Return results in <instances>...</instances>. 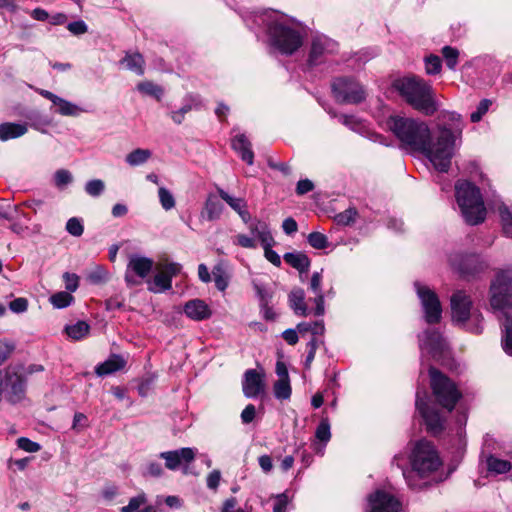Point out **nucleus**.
Listing matches in <instances>:
<instances>
[{"mask_svg": "<svg viewBox=\"0 0 512 512\" xmlns=\"http://www.w3.org/2000/svg\"><path fill=\"white\" fill-rule=\"evenodd\" d=\"M387 127L399 140L400 147L423 154L440 172H447L453 157V134L441 126L435 139L426 122L411 117L394 115L387 119Z\"/></svg>", "mask_w": 512, "mask_h": 512, "instance_id": "1", "label": "nucleus"}, {"mask_svg": "<svg viewBox=\"0 0 512 512\" xmlns=\"http://www.w3.org/2000/svg\"><path fill=\"white\" fill-rule=\"evenodd\" d=\"M402 460V455H395L392 460V465H396L398 468L402 469L403 477L408 486L412 489L421 487V485L415 481V474L420 477L428 476L441 465V460L436 448L431 442L425 439L417 441L414 445L410 455L412 470L403 469L401 464Z\"/></svg>", "mask_w": 512, "mask_h": 512, "instance_id": "2", "label": "nucleus"}, {"mask_svg": "<svg viewBox=\"0 0 512 512\" xmlns=\"http://www.w3.org/2000/svg\"><path fill=\"white\" fill-rule=\"evenodd\" d=\"M394 87L414 109L431 116L437 111L434 92L431 85L417 76L398 79Z\"/></svg>", "mask_w": 512, "mask_h": 512, "instance_id": "3", "label": "nucleus"}, {"mask_svg": "<svg viewBox=\"0 0 512 512\" xmlns=\"http://www.w3.org/2000/svg\"><path fill=\"white\" fill-rule=\"evenodd\" d=\"M456 200L465 221L477 225L484 221L486 209L480 190L468 181H459L456 186Z\"/></svg>", "mask_w": 512, "mask_h": 512, "instance_id": "4", "label": "nucleus"}, {"mask_svg": "<svg viewBox=\"0 0 512 512\" xmlns=\"http://www.w3.org/2000/svg\"><path fill=\"white\" fill-rule=\"evenodd\" d=\"M430 386L436 402L448 412H451L458 401L462 398V393L456 384L436 368L429 369Z\"/></svg>", "mask_w": 512, "mask_h": 512, "instance_id": "5", "label": "nucleus"}, {"mask_svg": "<svg viewBox=\"0 0 512 512\" xmlns=\"http://www.w3.org/2000/svg\"><path fill=\"white\" fill-rule=\"evenodd\" d=\"M268 34L272 44L286 55L293 54L303 44L301 33L279 20H274L268 25Z\"/></svg>", "mask_w": 512, "mask_h": 512, "instance_id": "6", "label": "nucleus"}, {"mask_svg": "<svg viewBox=\"0 0 512 512\" xmlns=\"http://www.w3.org/2000/svg\"><path fill=\"white\" fill-rule=\"evenodd\" d=\"M490 303L494 309L512 306V272L502 271L497 274L490 287Z\"/></svg>", "mask_w": 512, "mask_h": 512, "instance_id": "7", "label": "nucleus"}, {"mask_svg": "<svg viewBox=\"0 0 512 512\" xmlns=\"http://www.w3.org/2000/svg\"><path fill=\"white\" fill-rule=\"evenodd\" d=\"M332 91L340 103L358 104L366 98L363 87L358 82L345 77L336 78L333 81Z\"/></svg>", "mask_w": 512, "mask_h": 512, "instance_id": "8", "label": "nucleus"}, {"mask_svg": "<svg viewBox=\"0 0 512 512\" xmlns=\"http://www.w3.org/2000/svg\"><path fill=\"white\" fill-rule=\"evenodd\" d=\"M414 286L421 301L426 322L428 324H436L440 322L442 317V306L437 294L428 286H425L420 282H415Z\"/></svg>", "mask_w": 512, "mask_h": 512, "instance_id": "9", "label": "nucleus"}, {"mask_svg": "<svg viewBox=\"0 0 512 512\" xmlns=\"http://www.w3.org/2000/svg\"><path fill=\"white\" fill-rule=\"evenodd\" d=\"M154 261L150 258L133 254L129 257L125 272V281L128 286H136L142 283L151 272Z\"/></svg>", "mask_w": 512, "mask_h": 512, "instance_id": "10", "label": "nucleus"}, {"mask_svg": "<svg viewBox=\"0 0 512 512\" xmlns=\"http://www.w3.org/2000/svg\"><path fill=\"white\" fill-rule=\"evenodd\" d=\"M416 408L423 417L427 431L433 435L440 434L445 428V418L441 413L428 406V404L417 393Z\"/></svg>", "mask_w": 512, "mask_h": 512, "instance_id": "11", "label": "nucleus"}, {"mask_svg": "<svg viewBox=\"0 0 512 512\" xmlns=\"http://www.w3.org/2000/svg\"><path fill=\"white\" fill-rule=\"evenodd\" d=\"M419 346L422 351L427 352L433 358L444 354L447 345L440 332L432 329L426 330L419 336Z\"/></svg>", "mask_w": 512, "mask_h": 512, "instance_id": "12", "label": "nucleus"}, {"mask_svg": "<svg viewBox=\"0 0 512 512\" xmlns=\"http://www.w3.org/2000/svg\"><path fill=\"white\" fill-rule=\"evenodd\" d=\"M371 512H402V505L393 495L378 490L370 495Z\"/></svg>", "mask_w": 512, "mask_h": 512, "instance_id": "13", "label": "nucleus"}, {"mask_svg": "<svg viewBox=\"0 0 512 512\" xmlns=\"http://www.w3.org/2000/svg\"><path fill=\"white\" fill-rule=\"evenodd\" d=\"M337 49L338 44L334 40L326 36L314 37L309 54V63L311 65H317L322 62L326 54H332L336 52Z\"/></svg>", "mask_w": 512, "mask_h": 512, "instance_id": "14", "label": "nucleus"}, {"mask_svg": "<svg viewBox=\"0 0 512 512\" xmlns=\"http://www.w3.org/2000/svg\"><path fill=\"white\" fill-rule=\"evenodd\" d=\"M472 301L463 291H457L451 296L452 319L458 323L466 322L471 315Z\"/></svg>", "mask_w": 512, "mask_h": 512, "instance_id": "15", "label": "nucleus"}, {"mask_svg": "<svg viewBox=\"0 0 512 512\" xmlns=\"http://www.w3.org/2000/svg\"><path fill=\"white\" fill-rule=\"evenodd\" d=\"M243 393L247 398H256L264 392V374L255 369H248L242 383Z\"/></svg>", "mask_w": 512, "mask_h": 512, "instance_id": "16", "label": "nucleus"}, {"mask_svg": "<svg viewBox=\"0 0 512 512\" xmlns=\"http://www.w3.org/2000/svg\"><path fill=\"white\" fill-rule=\"evenodd\" d=\"M160 458L165 460V466L170 470H176L182 463H190L195 458V450L181 448L174 451L160 453Z\"/></svg>", "mask_w": 512, "mask_h": 512, "instance_id": "17", "label": "nucleus"}, {"mask_svg": "<svg viewBox=\"0 0 512 512\" xmlns=\"http://www.w3.org/2000/svg\"><path fill=\"white\" fill-rule=\"evenodd\" d=\"M217 193L219 197L240 216L244 223L247 224L250 222L251 215L247 209V202L244 198L233 197L220 187H217Z\"/></svg>", "mask_w": 512, "mask_h": 512, "instance_id": "18", "label": "nucleus"}, {"mask_svg": "<svg viewBox=\"0 0 512 512\" xmlns=\"http://www.w3.org/2000/svg\"><path fill=\"white\" fill-rule=\"evenodd\" d=\"M184 313L194 321L209 319L212 315L210 307L201 299H193L185 303Z\"/></svg>", "mask_w": 512, "mask_h": 512, "instance_id": "19", "label": "nucleus"}, {"mask_svg": "<svg viewBox=\"0 0 512 512\" xmlns=\"http://www.w3.org/2000/svg\"><path fill=\"white\" fill-rule=\"evenodd\" d=\"M224 210L223 204L214 194H209L200 213L201 218L207 221H215L220 218Z\"/></svg>", "mask_w": 512, "mask_h": 512, "instance_id": "20", "label": "nucleus"}, {"mask_svg": "<svg viewBox=\"0 0 512 512\" xmlns=\"http://www.w3.org/2000/svg\"><path fill=\"white\" fill-rule=\"evenodd\" d=\"M232 148L240 154L241 159L248 165L253 164L254 153L251 149V142L244 134H238L233 138Z\"/></svg>", "mask_w": 512, "mask_h": 512, "instance_id": "21", "label": "nucleus"}, {"mask_svg": "<svg viewBox=\"0 0 512 512\" xmlns=\"http://www.w3.org/2000/svg\"><path fill=\"white\" fill-rule=\"evenodd\" d=\"M125 365L126 360L122 356L113 354L95 368V373L98 376H106L123 369Z\"/></svg>", "mask_w": 512, "mask_h": 512, "instance_id": "22", "label": "nucleus"}, {"mask_svg": "<svg viewBox=\"0 0 512 512\" xmlns=\"http://www.w3.org/2000/svg\"><path fill=\"white\" fill-rule=\"evenodd\" d=\"M28 131L26 124L5 122L0 124V140L7 141L10 139L23 136Z\"/></svg>", "mask_w": 512, "mask_h": 512, "instance_id": "23", "label": "nucleus"}, {"mask_svg": "<svg viewBox=\"0 0 512 512\" xmlns=\"http://www.w3.org/2000/svg\"><path fill=\"white\" fill-rule=\"evenodd\" d=\"M120 63L125 65L126 69L134 72L139 76H142L145 72V60L143 56L138 52L126 53Z\"/></svg>", "mask_w": 512, "mask_h": 512, "instance_id": "24", "label": "nucleus"}, {"mask_svg": "<svg viewBox=\"0 0 512 512\" xmlns=\"http://www.w3.org/2000/svg\"><path fill=\"white\" fill-rule=\"evenodd\" d=\"M284 261L300 273L307 272L310 267V259L302 252H288L283 256Z\"/></svg>", "mask_w": 512, "mask_h": 512, "instance_id": "25", "label": "nucleus"}, {"mask_svg": "<svg viewBox=\"0 0 512 512\" xmlns=\"http://www.w3.org/2000/svg\"><path fill=\"white\" fill-rule=\"evenodd\" d=\"M289 303L295 314L300 316H306L308 314V308L305 303V293L303 289L294 288L289 294Z\"/></svg>", "mask_w": 512, "mask_h": 512, "instance_id": "26", "label": "nucleus"}, {"mask_svg": "<svg viewBox=\"0 0 512 512\" xmlns=\"http://www.w3.org/2000/svg\"><path fill=\"white\" fill-rule=\"evenodd\" d=\"M90 331V326L85 321H78L73 325H67L65 332L73 340H81L85 338Z\"/></svg>", "mask_w": 512, "mask_h": 512, "instance_id": "27", "label": "nucleus"}, {"mask_svg": "<svg viewBox=\"0 0 512 512\" xmlns=\"http://www.w3.org/2000/svg\"><path fill=\"white\" fill-rule=\"evenodd\" d=\"M152 153L149 149L137 148L127 154L126 162L130 166H138L144 164L150 157Z\"/></svg>", "mask_w": 512, "mask_h": 512, "instance_id": "28", "label": "nucleus"}, {"mask_svg": "<svg viewBox=\"0 0 512 512\" xmlns=\"http://www.w3.org/2000/svg\"><path fill=\"white\" fill-rule=\"evenodd\" d=\"M172 287V280L169 278L168 274H165L163 271L155 275L152 285L149 287V290L152 292H161L169 290Z\"/></svg>", "mask_w": 512, "mask_h": 512, "instance_id": "29", "label": "nucleus"}, {"mask_svg": "<svg viewBox=\"0 0 512 512\" xmlns=\"http://www.w3.org/2000/svg\"><path fill=\"white\" fill-rule=\"evenodd\" d=\"M274 395L277 399L287 400L290 398L292 389L290 379H278L273 386Z\"/></svg>", "mask_w": 512, "mask_h": 512, "instance_id": "30", "label": "nucleus"}, {"mask_svg": "<svg viewBox=\"0 0 512 512\" xmlns=\"http://www.w3.org/2000/svg\"><path fill=\"white\" fill-rule=\"evenodd\" d=\"M487 468L490 472L495 474H503L511 469V464L506 460L490 456L487 458Z\"/></svg>", "mask_w": 512, "mask_h": 512, "instance_id": "31", "label": "nucleus"}, {"mask_svg": "<svg viewBox=\"0 0 512 512\" xmlns=\"http://www.w3.org/2000/svg\"><path fill=\"white\" fill-rule=\"evenodd\" d=\"M444 119L451 123L452 127L449 128V130L453 134V147H454L455 146L456 134H461L462 128H463V123H462V120H461V115L458 114V113H455V112H447L444 115ZM446 128L448 129V127H446Z\"/></svg>", "mask_w": 512, "mask_h": 512, "instance_id": "32", "label": "nucleus"}, {"mask_svg": "<svg viewBox=\"0 0 512 512\" xmlns=\"http://www.w3.org/2000/svg\"><path fill=\"white\" fill-rule=\"evenodd\" d=\"M57 112L63 116H78L84 109L73 104L65 99H61V101L57 105Z\"/></svg>", "mask_w": 512, "mask_h": 512, "instance_id": "33", "label": "nucleus"}, {"mask_svg": "<svg viewBox=\"0 0 512 512\" xmlns=\"http://www.w3.org/2000/svg\"><path fill=\"white\" fill-rule=\"evenodd\" d=\"M137 89L138 91H140L141 93L145 94V95H149V96H153L155 97L156 99H160L163 95V89L154 84L153 82L151 81H143V82H140L138 85H137Z\"/></svg>", "mask_w": 512, "mask_h": 512, "instance_id": "34", "label": "nucleus"}, {"mask_svg": "<svg viewBox=\"0 0 512 512\" xmlns=\"http://www.w3.org/2000/svg\"><path fill=\"white\" fill-rule=\"evenodd\" d=\"M297 330L299 333L303 334L306 332H311L312 336L321 335L324 333V324L322 321H315V322H303L299 323L297 325Z\"/></svg>", "mask_w": 512, "mask_h": 512, "instance_id": "35", "label": "nucleus"}, {"mask_svg": "<svg viewBox=\"0 0 512 512\" xmlns=\"http://www.w3.org/2000/svg\"><path fill=\"white\" fill-rule=\"evenodd\" d=\"M498 210L504 233L507 236L512 237V212L505 205H500Z\"/></svg>", "mask_w": 512, "mask_h": 512, "instance_id": "36", "label": "nucleus"}, {"mask_svg": "<svg viewBox=\"0 0 512 512\" xmlns=\"http://www.w3.org/2000/svg\"><path fill=\"white\" fill-rule=\"evenodd\" d=\"M73 296L66 291H61L53 294L50 297V302L55 308H65L71 304L73 301Z\"/></svg>", "mask_w": 512, "mask_h": 512, "instance_id": "37", "label": "nucleus"}, {"mask_svg": "<svg viewBox=\"0 0 512 512\" xmlns=\"http://www.w3.org/2000/svg\"><path fill=\"white\" fill-rule=\"evenodd\" d=\"M212 274L216 288L220 291H224L228 286L229 277L225 273L223 267L219 265L215 266L212 270Z\"/></svg>", "mask_w": 512, "mask_h": 512, "instance_id": "38", "label": "nucleus"}, {"mask_svg": "<svg viewBox=\"0 0 512 512\" xmlns=\"http://www.w3.org/2000/svg\"><path fill=\"white\" fill-rule=\"evenodd\" d=\"M357 216V210L355 208L350 207L345 211L338 213L334 219L337 222V224L348 226L356 221Z\"/></svg>", "mask_w": 512, "mask_h": 512, "instance_id": "39", "label": "nucleus"}, {"mask_svg": "<svg viewBox=\"0 0 512 512\" xmlns=\"http://www.w3.org/2000/svg\"><path fill=\"white\" fill-rule=\"evenodd\" d=\"M442 55L449 69L454 70L459 57V51L456 48L445 46L442 49Z\"/></svg>", "mask_w": 512, "mask_h": 512, "instance_id": "40", "label": "nucleus"}, {"mask_svg": "<svg viewBox=\"0 0 512 512\" xmlns=\"http://www.w3.org/2000/svg\"><path fill=\"white\" fill-rule=\"evenodd\" d=\"M307 241L315 249L320 250L328 247V238L320 232H311L307 237Z\"/></svg>", "mask_w": 512, "mask_h": 512, "instance_id": "41", "label": "nucleus"}, {"mask_svg": "<svg viewBox=\"0 0 512 512\" xmlns=\"http://www.w3.org/2000/svg\"><path fill=\"white\" fill-rule=\"evenodd\" d=\"M503 349L512 355V318L507 317L504 323Z\"/></svg>", "mask_w": 512, "mask_h": 512, "instance_id": "42", "label": "nucleus"}, {"mask_svg": "<svg viewBox=\"0 0 512 512\" xmlns=\"http://www.w3.org/2000/svg\"><path fill=\"white\" fill-rule=\"evenodd\" d=\"M105 189V184L100 179L90 180L85 185V191L92 197L100 196Z\"/></svg>", "mask_w": 512, "mask_h": 512, "instance_id": "43", "label": "nucleus"}, {"mask_svg": "<svg viewBox=\"0 0 512 512\" xmlns=\"http://www.w3.org/2000/svg\"><path fill=\"white\" fill-rule=\"evenodd\" d=\"M158 195L160 203L165 210H171L175 206L174 196L168 189L160 187L158 190Z\"/></svg>", "mask_w": 512, "mask_h": 512, "instance_id": "44", "label": "nucleus"}, {"mask_svg": "<svg viewBox=\"0 0 512 512\" xmlns=\"http://www.w3.org/2000/svg\"><path fill=\"white\" fill-rule=\"evenodd\" d=\"M425 70L427 74L434 75L441 71V60L436 55H430L425 59Z\"/></svg>", "mask_w": 512, "mask_h": 512, "instance_id": "45", "label": "nucleus"}, {"mask_svg": "<svg viewBox=\"0 0 512 512\" xmlns=\"http://www.w3.org/2000/svg\"><path fill=\"white\" fill-rule=\"evenodd\" d=\"M54 178H55V184L59 188H63L64 186L71 183L73 180L72 174L68 170H65V169L57 170L55 172Z\"/></svg>", "mask_w": 512, "mask_h": 512, "instance_id": "46", "label": "nucleus"}, {"mask_svg": "<svg viewBox=\"0 0 512 512\" xmlns=\"http://www.w3.org/2000/svg\"><path fill=\"white\" fill-rule=\"evenodd\" d=\"M66 230L69 234L79 237L83 234L84 227L78 218H70L66 223Z\"/></svg>", "mask_w": 512, "mask_h": 512, "instance_id": "47", "label": "nucleus"}, {"mask_svg": "<svg viewBox=\"0 0 512 512\" xmlns=\"http://www.w3.org/2000/svg\"><path fill=\"white\" fill-rule=\"evenodd\" d=\"M315 436L318 440H320L322 442L329 441V439L331 437V433H330V425L327 420H322L320 422V424L318 425V427L316 429Z\"/></svg>", "mask_w": 512, "mask_h": 512, "instance_id": "48", "label": "nucleus"}, {"mask_svg": "<svg viewBox=\"0 0 512 512\" xmlns=\"http://www.w3.org/2000/svg\"><path fill=\"white\" fill-rule=\"evenodd\" d=\"M262 244L263 249L272 247L274 244V239L267 227L266 224H263L261 227V231H258L257 236Z\"/></svg>", "mask_w": 512, "mask_h": 512, "instance_id": "49", "label": "nucleus"}, {"mask_svg": "<svg viewBox=\"0 0 512 512\" xmlns=\"http://www.w3.org/2000/svg\"><path fill=\"white\" fill-rule=\"evenodd\" d=\"M17 445L20 449L30 453L38 452L41 449L40 444L26 437L19 438L17 440Z\"/></svg>", "mask_w": 512, "mask_h": 512, "instance_id": "50", "label": "nucleus"}, {"mask_svg": "<svg viewBox=\"0 0 512 512\" xmlns=\"http://www.w3.org/2000/svg\"><path fill=\"white\" fill-rule=\"evenodd\" d=\"M490 105L491 101L488 99H483L482 101H480L477 110L473 112L470 116L471 121L474 123L480 121L483 115L488 111Z\"/></svg>", "mask_w": 512, "mask_h": 512, "instance_id": "51", "label": "nucleus"}, {"mask_svg": "<svg viewBox=\"0 0 512 512\" xmlns=\"http://www.w3.org/2000/svg\"><path fill=\"white\" fill-rule=\"evenodd\" d=\"M63 280L67 292H74L79 286V277L74 273L65 272L63 274Z\"/></svg>", "mask_w": 512, "mask_h": 512, "instance_id": "52", "label": "nucleus"}, {"mask_svg": "<svg viewBox=\"0 0 512 512\" xmlns=\"http://www.w3.org/2000/svg\"><path fill=\"white\" fill-rule=\"evenodd\" d=\"M144 496H137L130 499L127 506L121 508V512H140L139 508L145 503Z\"/></svg>", "mask_w": 512, "mask_h": 512, "instance_id": "53", "label": "nucleus"}, {"mask_svg": "<svg viewBox=\"0 0 512 512\" xmlns=\"http://www.w3.org/2000/svg\"><path fill=\"white\" fill-rule=\"evenodd\" d=\"M14 349V344L0 341V366L10 357Z\"/></svg>", "mask_w": 512, "mask_h": 512, "instance_id": "54", "label": "nucleus"}, {"mask_svg": "<svg viewBox=\"0 0 512 512\" xmlns=\"http://www.w3.org/2000/svg\"><path fill=\"white\" fill-rule=\"evenodd\" d=\"M221 472L219 470H213L210 472L206 479L207 487L211 490H216L220 484Z\"/></svg>", "mask_w": 512, "mask_h": 512, "instance_id": "55", "label": "nucleus"}, {"mask_svg": "<svg viewBox=\"0 0 512 512\" xmlns=\"http://www.w3.org/2000/svg\"><path fill=\"white\" fill-rule=\"evenodd\" d=\"M9 308L15 313L25 312L28 308V301L25 298H16L10 302Z\"/></svg>", "mask_w": 512, "mask_h": 512, "instance_id": "56", "label": "nucleus"}, {"mask_svg": "<svg viewBox=\"0 0 512 512\" xmlns=\"http://www.w3.org/2000/svg\"><path fill=\"white\" fill-rule=\"evenodd\" d=\"M67 29L74 35H81L87 32V25L84 21H74L68 24Z\"/></svg>", "mask_w": 512, "mask_h": 512, "instance_id": "57", "label": "nucleus"}, {"mask_svg": "<svg viewBox=\"0 0 512 512\" xmlns=\"http://www.w3.org/2000/svg\"><path fill=\"white\" fill-rule=\"evenodd\" d=\"M321 283H322V271L321 272H314L312 274L309 289L313 293H319L322 292L321 290Z\"/></svg>", "mask_w": 512, "mask_h": 512, "instance_id": "58", "label": "nucleus"}, {"mask_svg": "<svg viewBox=\"0 0 512 512\" xmlns=\"http://www.w3.org/2000/svg\"><path fill=\"white\" fill-rule=\"evenodd\" d=\"M234 243L243 248H255L256 242L253 238H250L244 234H239L235 237Z\"/></svg>", "mask_w": 512, "mask_h": 512, "instance_id": "59", "label": "nucleus"}, {"mask_svg": "<svg viewBox=\"0 0 512 512\" xmlns=\"http://www.w3.org/2000/svg\"><path fill=\"white\" fill-rule=\"evenodd\" d=\"M192 110V106L190 104L184 105L178 111H174L171 113V118L176 124H181L185 118V114Z\"/></svg>", "mask_w": 512, "mask_h": 512, "instance_id": "60", "label": "nucleus"}, {"mask_svg": "<svg viewBox=\"0 0 512 512\" xmlns=\"http://www.w3.org/2000/svg\"><path fill=\"white\" fill-rule=\"evenodd\" d=\"M256 414V409L253 404H248L241 413V420L244 424L251 423Z\"/></svg>", "mask_w": 512, "mask_h": 512, "instance_id": "61", "label": "nucleus"}, {"mask_svg": "<svg viewBox=\"0 0 512 512\" xmlns=\"http://www.w3.org/2000/svg\"><path fill=\"white\" fill-rule=\"evenodd\" d=\"M314 189V184L309 179H303L298 181L296 186V193L298 195H304Z\"/></svg>", "mask_w": 512, "mask_h": 512, "instance_id": "62", "label": "nucleus"}, {"mask_svg": "<svg viewBox=\"0 0 512 512\" xmlns=\"http://www.w3.org/2000/svg\"><path fill=\"white\" fill-rule=\"evenodd\" d=\"M255 289L259 297L260 306H267L271 300V294L261 285H255Z\"/></svg>", "mask_w": 512, "mask_h": 512, "instance_id": "63", "label": "nucleus"}, {"mask_svg": "<svg viewBox=\"0 0 512 512\" xmlns=\"http://www.w3.org/2000/svg\"><path fill=\"white\" fill-rule=\"evenodd\" d=\"M287 502L285 494L278 495L273 506V512H286Z\"/></svg>", "mask_w": 512, "mask_h": 512, "instance_id": "64", "label": "nucleus"}]
</instances>
